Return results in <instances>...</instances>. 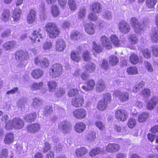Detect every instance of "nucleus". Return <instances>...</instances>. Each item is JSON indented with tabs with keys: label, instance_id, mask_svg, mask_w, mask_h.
<instances>
[{
	"label": "nucleus",
	"instance_id": "f257e3e1",
	"mask_svg": "<svg viewBox=\"0 0 158 158\" xmlns=\"http://www.w3.org/2000/svg\"><path fill=\"white\" fill-rule=\"evenodd\" d=\"M45 28L50 38H55L59 35V29L54 23L50 22L47 23L45 26Z\"/></svg>",
	"mask_w": 158,
	"mask_h": 158
},
{
	"label": "nucleus",
	"instance_id": "f03ea898",
	"mask_svg": "<svg viewBox=\"0 0 158 158\" xmlns=\"http://www.w3.org/2000/svg\"><path fill=\"white\" fill-rule=\"evenodd\" d=\"M24 125L23 120L18 118H15L12 121H10L6 124V128L7 129H11L12 127L15 129H19L22 128Z\"/></svg>",
	"mask_w": 158,
	"mask_h": 158
},
{
	"label": "nucleus",
	"instance_id": "7ed1b4c3",
	"mask_svg": "<svg viewBox=\"0 0 158 158\" xmlns=\"http://www.w3.org/2000/svg\"><path fill=\"white\" fill-rule=\"evenodd\" d=\"M62 73V67L59 64H53L49 70V74L52 78L59 77Z\"/></svg>",
	"mask_w": 158,
	"mask_h": 158
},
{
	"label": "nucleus",
	"instance_id": "20e7f679",
	"mask_svg": "<svg viewBox=\"0 0 158 158\" xmlns=\"http://www.w3.org/2000/svg\"><path fill=\"white\" fill-rule=\"evenodd\" d=\"M35 64L43 69H47L49 65V60L45 57L40 58L36 57L34 59Z\"/></svg>",
	"mask_w": 158,
	"mask_h": 158
},
{
	"label": "nucleus",
	"instance_id": "39448f33",
	"mask_svg": "<svg viewBox=\"0 0 158 158\" xmlns=\"http://www.w3.org/2000/svg\"><path fill=\"white\" fill-rule=\"evenodd\" d=\"M131 23L134 31L136 33H139L143 29L144 25L139 23L135 18H132L131 20Z\"/></svg>",
	"mask_w": 158,
	"mask_h": 158
},
{
	"label": "nucleus",
	"instance_id": "423d86ee",
	"mask_svg": "<svg viewBox=\"0 0 158 158\" xmlns=\"http://www.w3.org/2000/svg\"><path fill=\"white\" fill-rule=\"evenodd\" d=\"M28 52L22 50L17 51L15 54V58L16 60L23 61L29 58Z\"/></svg>",
	"mask_w": 158,
	"mask_h": 158
},
{
	"label": "nucleus",
	"instance_id": "0eeeda50",
	"mask_svg": "<svg viewBox=\"0 0 158 158\" xmlns=\"http://www.w3.org/2000/svg\"><path fill=\"white\" fill-rule=\"evenodd\" d=\"M115 117L118 120L124 121L127 118V112L123 110L119 109L115 112Z\"/></svg>",
	"mask_w": 158,
	"mask_h": 158
},
{
	"label": "nucleus",
	"instance_id": "6e6552de",
	"mask_svg": "<svg viewBox=\"0 0 158 158\" xmlns=\"http://www.w3.org/2000/svg\"><path fill=\"white\" fill-rule=\"evenodd\" d=\"M114 95L118 97L120 100L123 102H126L129 99V94L127 92H121L116 90L114 91Z\"/></svg>",
	"mask_w": 158,
	"mask_h": 158
},
{
	"label": "nucleus",
	"instance_id": "1a4fd4ad",
	"mask_svg": "<svg viewBox=\"0 0 158 158\" xmlns=\"http://www.w3.org/2000/svg\"><path fill=\"white\" fill-rule=\"evenodd\" d=\"M84 103V99L81 95H79L76 96L73 99L72 105L74 107H78L82 106Z\"/></svg>",
	"mask_w": 158,
	"mask_h": 158
},
{
	"label": "nucleus",
	"instance_id": "9d476101",
	"mask_svg": "<svg viewBox=\"0 0 158 158\" xmlns=\"http://www.w3.org/2000/svg\"><path fill=\"white\" fill-rule=\"evenodd\" d=\"M74 117L78 119H83L85 118L86 116V111L83 108L77 109L73 112Z\"/></svg>",
	"mask_w": 158,
	"mask_h": 158
},
{
	"label": "nucleus",
	"instance_id": "9b49d317",
	"mask_svg": "<svg viewBox=\"0 0 158 158\" xmlns=\"http://www.w3.org/2000/svg\"><path fill=\"white\" fill-rule=\"evenodd\" d=\"M31 40L34 42H39L40 41V39H42L40 30V29L34 31L32 33L31 37H30Z\"/></svg>",
	"mask_w": 158,
	"mask_h": 158
},
{
	"label": "nucleus",
	"instance_id": "f8f14e48",
	"mask_svg": "<svg viewBox=\"0 0 158 158\" xmlns=\"http://www.w3.org/2000/svg\"><path fill=\"white\" fill-rule=\"evenodd\" d=\"M59 129L64 133L68 132L70 130V123L66 120L61 122L59 125Z\"/></svg>",
	"mask_w": 158,
	"mask_h": 158
},
{
	"label": "nucleus",
	"instance_id": "ddd939ff",
	"mask_svg": "<svg viewBox=\"0 0 158 158\" xmlns=\"http://www.w3.org/2000/svg\"><path fill=\"white\" fill-rule=\"evenodd\" d=\"M90 9L94 13L98 14L102 11V5L98 2H94L90 5Z\"/></svg>",
	"mask_w": 158,
	"mask_h": 158
},
{
	"label": "nucleus",
	"instance_id": "4468645a",
	"mask_svg": "<svg viewBox=\"0 0 158 158\" xmlns=\"http://www.w3.org/2000/svg\"><path fill=\"white\" fill-rule=\"evenodd\" d=\"M120 31L123 33H126L130 31V28L129 25L126 22L122 21L119 24Z\"/></svg>",
	"mask_w": 158,
	"mask_h": 158
},
{
	"label": "nucleus",
	"instance_id": "2eb2a0df",
	"mask_svg": "<svg viewBox=\"0 0 158 158\" xmlns=\"http://www.w3.org/2000/svg\"><path fill=\"white\" fill-rule=\"evenodd\" d=\"M65 42L61 38L58 39L56 42V50L58 52L63 51L65 48Z\"/></svg>",
	"mask_w": 158,
	"mask_h": 158
},
{
	"label": "nucleus",
	"instance_id": "dca6fc26",
	"mask_svg": "<svg viewBox=\"0 0 158 158\" xmlns=\"http://www.w3.org/2000/svg\"><path fill=\"white\" fill-rule=\"evenodd\" d=\"M158 103V98L154 97L152 98L147 104L146 107L147 109L152 110L156 106V105Z\"/></svg>",
	"mask_w": 158,
	"mask_h": 158
},
{
	"label": "nucleus",
	"instance_id": "f3484780",
	"mask_svg": "<svg viewBox=\"0 0 158 158\" xmlns=\"http://www.w3.org/2000/svg\"><path fill=\"white\" fill-rule=\"evenodd\" d=\"M85 29L87 34L92 35L95 33V26L92 23H87L85 26Z\"/></svg>",
	"mask_w": 158,
	"mask_h": 158
},
{
	"label": "nucleus",
	"instance_id": "a211bd4d",
	"mask_svg": "<svg viewBox=\"0 0 158 158\" xmlns=\"http://www.w3.org/2000/svg\"><path fill=\"white\" fill-rule=\"evenodd\" d=\"M27 128L28 132L35 133L40 130V126L39 124L35 123L28 125Z\"/></svg>",
	"mask_w": 158,
	"mask_h": 158
},
{
	"label": "nucleus",
	"instance_id": "6ab92c4d",
	"mask_svg": "<svg viewBox=\"0 0 158 158\" xmlns=\"http://www.w3.org/2000/svg\"><path fill=\"white\" fill-rule=\"evenodd\" d=\"M120 148V146L116 143H109L106 147L107 152L113 153L118 151Z\"/></svg>",
	"mask_w": 158,
	"mask_h": 158
},
{
	"label": "nucleus",
	"instance_id": "aec40b11",
	"mask_svg": "<svg viewBox=\"0 0 158 158\" xmlns=\"http://www.w3.org/2000/svg\"><path fill=\"white\" fill-rule=\"evenodd\" d=\"M86 84L87 86H83L82 88L84 90L87 91L92 90L94 89L95 85V81L92 79L88 80Z\"/></svg>",
	"mask_w": 158,
	"mask_h": 158
},
{
	"label": "nucleus",
	"instance_id": "412c9836",
	"mask_svg": "<svg viewBox=\"0 0 158 158\" xmlns=\"http://www.w3.org/2000/svg\"><path fill=\"white\" fill-rule=\"evenodd\" d=\"M10 15V11L9 9H4L1 15V19L4 22H7L9 20Z\"/></svg>",
	"mask_w": 158,
	"mask_h": 158
},
{
	"label": "nucleus",
	"instance_id": "4be33fe9",
	"mask_svg": "<svg viewBox=\"0 0 158 158\" xmlns=\"http://www.w3.org/2000/svg\"><path fill=\"white\" fill-rule=\"evenodd\" d=\"M100 41L102 45L106 47L107 49H110L111 48V43L106 36H102L100 38Z\"/></svg>",
	"mask_w": 158,
	"mask_h": 158
},
{
	"label": "nucleus",
	"instance_id": "5701e85b",
	"mask_svg": "<svg viewBox=\"0 0 158 158\" xmlns=\"http://www.w3.org/2000/svg\"><path fill=\"white\" fill-rule=\"evenodd\" d=\"M16 42L15 41H9L4 43L3 45V48L5 51L10 50L15 47Z\"/></svg>",
	"mask_w": 158,
	"mask_h": 158
},
{
	"label": "nucleus",
	"instance_id": "b1692460",
	"mask_svg": "<svg viewBox=\"0 0 158 158\" xmlns=\"http://www.w3.org/2000/svg\"><path fill=\"white\" fill-rule=\"evenodd\" d=\"M97 92H101L104 91L105 88V84L102 79L99 80L96 86Z\"/></svg>",
	"mask_w": 158,
	"mask_h": 158
},
{
	"label": "nucleus",
	"instance_id": "393cba45",
	"mask_svg": "<svg viewBox=\"0 0 158 158\" xmlns=\"http://www.w3.org/2000/svg\"><path fill=\"white\" fill-rule=\"evenodd\" d=\"M74 128L77 132L81 133L85 129V124L82 122L78 123L75 125Z\"/></svg>",
	"mask_w": 158,
	"mask_h": 158
},
{
	"label": "nucleus",
	"instance_id": "a878e982",
	"mask_svg": "<svg viewBox=\"0 0 158 158\" xmlns=\"http://www.w3.org/2000/svg\"><path fill=\"white\" fill-rule=\"evenodd\" d=\"M44 74L43 70L40 69H37L33 70L31 73L33 77L35 79H38L41 77Z\"/></svg>",
	"mask_w": 158,
	"mask_h": 158
},
{
	"label": "nucleus",
	"instance_id": "bb28decb",
	"mask_svg": "<svg viewBox=\"0 0 158 158\" xmlns=\"http://www.w3.org/2000/svg\"><path fill=\"white\" fill-rule=\"evenodd\" d=\"M35 11L33 10H31L27 16V22L29 23H31L34 22L35 19Z\"/></svg>",
	"mask_w": 158,
	"mask_h": 158
},
{
	"label": "nucleus",
	"instance_id": "cd10ccee",
	"mask_svg": "<svg viewBox=\"0 0 158 158\" xmlns=\"http://www.w3.org/2000/svg\"><path fill=\"white\" fill-rule=\"evenodd\" d=\"M87 152V150L85 148H80L76 150L75 154L77 157H79L84 156Z\"/></svg>",
	"mask_w": 158,
	"mask_h": 158
},
{
	"label": "nucleus",
	"instance_id": "c85d7f7f",
	"mask_svg": "<svg viewBox=\"0 0 158 158\" xmlns=\"http://www.w3.org/2000/svg\"><path fill=\"white\" fill-rule=\"evenodd\" d=\"M21 10L19 8H16L13 12V18L14 21H17L20 19Z\"/></svg>",
	"mask_w": 158,
	"mask_h": 158
},
{
	"label": "nucleus",
	"instance_id": "c756f323",
	"mask_svg": "<svg viewBox=\"0 0 158 158\" xmlns=\"http://www.w3.org/2000/svg\"><path fill=\"white\" fill-rule=\"evenodd\" d=\"M14 139V134L13 133H9L5 136L4 141L5 143L9 144L13 141Z\"/></svg>",
	"mask_w": 158,
	"mask_h": 158
},
{
	"label": "nucleus",
	"instance_id": "7c9ffc66",
	"mask_svg": "<svg viewBox=\"0 0 158 158\" xmlns=\"http://www.w3.org/2000/svg\"><path fill=\"white\" fill-rule=\"evenodd\" d=\"M86 139L89 142L94 141L96 138V133L94 131H89L85 136Z\"/></svg>",
	"mask_w": 158,
	"mask_h": 158
},
{
	"label": "nucleus",
	"instance_id": "2f4dec72",
	"mask_svg": "<svg viewBox=\"0 0 158 158\" xmlns=\"http://www.w3.org/2000/svg\"><path fill=\"white\" fill-rule=\"evenodd\" d=\"M37 117V114L34 113L27 115L26 116L24 117V119L27 122H34Z\"/></svg>",
	"mask_w": 158,
	"mask_h": 158
},
{
	"label": "nucleus",
	"instance_id": "473e14b6",
	"mask_svg": "<svg viewBox=\"0 0 158 158\" xmlns=\"http://www.w3.org/2000/svg\"><path fill=\"white\" fill-rule=\"evenodd\" d=\"M85 68L86 70L89 73L93 72L95 69V65L92 62L86 64Z\"/></svg>",
	"mask_w": 158,
	"mask_h": 158
},
{
	"label": "nucleus",
	"instance_id": "72a5a7b5",
	"mask_svg": "<svg viewBox=\"0 0 158 158\" xmlns=\"http://www.w3.org/2000/svg\"><path fill=\"white\" fill-rule=\"evenodd\" d=\"M145 85V82L143 81L139 82L136 84L135 86L133 88L132 91L134 93H136L143 87Z\"/></svg>",
	"mask_w": 158,
	"mask_h": 158
},
{
	"label": "nucleus",
	"instance_id": "f704fd0d",
	"mask_svg": "<svg viewBox=\"0 0 158 158\" xmlns=\"http://www.w3.org/2000/svg\"><path fill=\"white\" fill-rule=\"evenodd\" d=\"M149 113L144 112L141 114L139 116L138 121L140 123H142L145 121L149 116Z\"/></svg>",
	"mask_w": 158,
	"mask_h": 158
},
{
	"label": "nucleus",
	"instance_id": "c9c22d12",
	"mask_svg": "<svg viewBox=\"0 0 158 158\" xmlns=\"http://www.w3.org/2000/svg\"><path fill=\"white\" fill-rule=\"evenodd\" d=\"M151 38L152 41L158 42V30H155L153 31L151 34Z\"/></svg>",
	"mask_w": 158,
	"mask_h": 158
},
{
	"label": "nucleus",
	"instance_id": "e433bc0d",
	"mask_svg": "<svg viewBox=\"0 0 158 158\" xmlns=\"http://www.w3.org/2000/svg\"><path fill=\"white\" fill-rule=\"evenodd\" d=\"M150 90L148 89H145L142 90L141 93V95L145 98H149L151 95Z\"/></svg>",
	"mask_w": 158,
	"mask_h": 158
},
{
	"label": "nucleus",
	"instance_id": "4c0bfd02",
	"mask_svg": "<svg viewBox=\"0 0 158 158\" xmlns=\"http://www.w3.org/2000/svg\"><path fill=\"white\" fill-rule=\"evenodd\" d=\"M129 42L132 45L135 44L138 42L137 39L135 35H130L128 38Z\"/></svg>",
	"mask_w": 158,
	"mask_h": 158
},
{
	"label": "nucleus",
	"instance_id": "58836bf2",
	"mask_svg": "<svg viewBox=\"0 0 158 158\" xmlns=\"http://www.w3.org/2000/svg\"><path fill=\"white\" fill-rule=\"evenodd\" d=\"M111 41L114 46L118 47L120 46V44L118 38L114 35L111 36Z\"/></svg>",
	"mask_w": 158,
	"mask_h": 158
},
{
	"label": "nucleus",
	"instance_id": "ea45409f",
	"mask_svg": "<svg viewBox=\"0 0 158 158\" xmlns=\"http://www.w3.org/2000/svg\"><path fill=\"white\" fill-rule=\"evenodd\" d=\"M53 112L52 107L49 106H46L44 109V114L46 116H49Z\"/></svg>",
	"mask_w": 158,
	"mask_h": 158
},
{
	"label": "nucleus",
	"instance_id": "a19ab883",
	"mask_svg": "<svg viewBox=\"0 0 158 158\" xmlns=\"http://www.w3.org/2000/svg\"><path fill=\"white\" fill-rule=\"evenodd\" d=\"M48 89L50 91H52L55 89L57 85L55 81H50L48 82Z\"/></svg>",
	"mask_w": 158,
	"mask_h": 158
},
{
	"label": "nucleus",
	"instance_id": "79ce46f5",
	"mask_svg": "<svg viewBox=\"0 0 158 158\" xmlns=\"http://www.w3.org/2000/svg\"><path fill=\"white\" fill-rule=\"evenodd\" d=\"M150 50L152 54L155 57H158V46L153 45L150 47Z\"/></svg>",
	"mask_w": 158,
	"mask_h": 158
},
{
	"label": "nucleus",
	"instance_id": "37998d69",
	"mask_svg": "<svg viewBox=\"0 0 158 158\" xmlns=\"http://www.w3.org/2000/svg\"><path fill=\"white\" fill-rule=\"evenodd\" d=\"M68 4L70 9L74 10L77 8V3L74 0H69Z\"/></svg>",
	"mask_w": 158,
	"mask_h": 158
},
{
	"label": "nucleus",
	"instance_id": "c03bdc74",
	"mask_svg": "<svg viewBox=\"0 0 158 158\" xmlns=\"http://www.w3.org/2000/svg\"><path fill=\"white\" fill-rule=\"evenodd\" d=\"M139 60L138 56L134 54H132L130 58V61L132 64H135L137 63Z\"/></svg>",
	"mask_w": 158,
	"mask_h": 158
},
{
	"label": "nucleus",
	"instance_id": "a18cd8bd",
	"mask_svg": "<svg viewBox=\"0 0 158 158\" xmlns=\"http://www.w3.org/2000/svg\"><path fill=\"white\" fill-rule=\"evenodd\" d=\"M43 85V82H40L39 83H33L31 87V89L34 90L40 89L41 88Z\"/></svg>",
	"mask_w": 158,
	"mask_h": 158
},
{
	"label": "nucleus",
	"instance_id": "49530a36",
	"mask_svg": "<svg viewBox=\"0 0 158 158\" xmlns=\"http://www.w3.org/2000/svg\"><path fill=\"white\" fill-rule=\"evenodd\" d=\"M32 100V105L34 108H38L41 104V101L39 98H35L33 99Z\"/></svg>",
	"mask_w": 158,
	"mask_h": 158
},
{
	"label": "nucleus",
	"instance_id": "de8ad7c7",
	"mask_svg": "<svg viewBox=\"0 0 158 158\" xmlns=\"http://www.w3.org/2000/svg\"><path fill=\"white\" fill-rule=\"evenodd\" d=\"M107 104H106L103 100L100 101L98 105V108L101 110H104L106 107Z\"/></svg>",
	"mask_w": 158,
	"mask_h": 158
},
{
	"label": "nucleus",
	"instance_id": "09e8293b",
	"mask_svg": "<svg viewBox=\"0 0 158 158\" xmlns=\"http://www.w3.org/2000/svg\"><path fill=\"white\" fill-rule=\"evenodd\" d=\"M71 37L74 40H78L81 37V34L78 31L73 32L71 35Z\"/></svg>",
	"mask_w": 158,
	"mask_h": 158
},
{
	"label": "nucleus",
	"instance_id": "8fccbe9b",
	"mask_svg": "<svg viewBox=\"0 0 158 158\" xmlns=\"http://www.w3.org/2000/svg\"><path fill=\"white\" fill-rule=\"evenodd\" d=\"M86 14V11L84 7H82L80 9V11L78 13L79 18L80 19H83Z\"/></svg>",
	"mask_w": 158,
	"mask_h": 158
},
{
	"label": "nucleus",
	"instance_id": "3c124183",
	"mask_svg": "<svg viewBox=\"0 0 158 158\" xmlns=\"http://www.w3.org/2000/svg\"><path fill=\"white\" fill-rule=\"evenodd\" d=\"M127 72L129 74H136L138 73L137 69L135 67H130L127 69Z\"/></svg>",
	"mask_w": 158,
	"mask_h": 158
},
{
	"label": "nucleus",
	"instance_id": "603ef678",
	"mask_svg": "<svg viewBox=\"0 0 158 158\" xmlns=\"http://www.w3.org/2000/svg\"><path fill=\"white\" fill-rule=\"evenodd\" d=\"M118 62V58L115 56H111L110 58V62L112 65H115Z\"/></svg>",
	"mask_w": 158,
	"mask_h": 158
},
{
	"label": "nucleus",
	"instance_id": "864d4df0",
	"mask_svg": "<svg viewBox=\"0 0 158 158\" xmlns=\"http://www.w3.org/2000/svg\"><path fill=\"white\" fill-rule=\"evenodd\" d=\"M157 2V0H147L146 5L149 8H153Z\"/></svg>",
	"mask_w": 158,
	"mask_h": 158
},
{
	"label": "nucleus",
	"instance_id": "5fc2aeb1",
	"mask_svg": "<svg viewBox=\"0 0 158 158\" xmlns=\"http://www.w3.org/2000/svg\"><path fill=\"white\" fill-rule=\"evenodd\" d=\"M103 101L107 104L110 103L111 101V96L109 93H106L103 95Z\"/></svg>",
	"mask_w": 158,
	"mask_h": 158
},
{
	"label": "nucleus",
	"instance_id": "6e6d98bb",
	"mask_svg": "<svg viewBox=\"0 0 158 158\" xmlns=\"http://www.w3.org/2000/svg\"><path fill=\"white\" fill-rule=\"evenodd\" d=\"M11 30L10 29H7L3 31L1 34V37L2 38L8 37L11 34Z\"/></svg>",
	"mask_w": 158,
	"mask_h": 158
},
{
	"label": "nucleus",
	"instance_id": "4d7b16f0",
	"mask_svg": "<svg viewBox=\"0 0 158 158\" xmlns=\"http://www.w3.org/2000/svg\"><path fill=\"white\" fill-rule=\"evenodd\" d=\"M27 102V99L25 98H22L18 102L17 105L20 107H23L25 106V104H26Z\"/></svg>",
	"mask_w": 158,
	"mask_h": 158
},
{
	"label": "nucleus",
	"instance_id": "13d9d810",
	"mask_svg": "<svg viewBox=\"0 0 158 158\" xmlns=\"http://www.w3.org/2000/svg\"><path fill=\"white\" fill-rule=\"evenodd\" d=\"M55 96L56 97H60L63 96L65 93L64 90L63 88H58L55 91Z\"/></svg>",
	"mask_w": 158,
	"mask_h": 158
},
{
	"label": "nucleus",
	"instance_id": "bf43d9fd",
	"mask_svg": "<svg viewBox=\"0 0 158 158\" xmlns=\"http://www.w3.org/2000/svg\"><path fill=\"white\" fill-rule=\"evenodd\" d=\"M102 16L103 18L106 20L111 19L112 17L111 12L108 10L106 11L103 12Z\"/></svg>",
	"mask_w": 158,
	"mask_h": 158
},
{
	"label": "nucleus",
	"instance_id": "052dcab7",
	"mask_svg": "<svg viewBox=\"0 0 158 158\" xmlns=\"http://www.w3.org/2000/svg\"><path fill=\"white\" fill-rule=\"evenodd\" d=\"M128 127L131 128H133L135 127L136 124V121L135 119L133 118H130L128 121L127 123Z\"/></svg>",
	"mask_w": 158,
	"mask_h": 158
},
{
	"label": "nucleus",
	"instance_id": "680f3d73",
	"mask_svg": "<svg viewBox=\"0 0 158 158\" xmlns=\"http://www.w3.org/2000/svg\"><path fill=\"white\" fill-rule=\"evenodd\" d=\"M8 157V150L6 148L3 149L0 154V158H7Z\"/></svg>",
	"mask_w": 158,
	"mask_h": 158
},
{
	"label": "nucleus",
	"instance_id": "e2e57ef3",
	"mask_svg": "<svg viewBox=\"0 0 158 158\" xmlns=\"http://www.w3.org/2000/svg\"><path fill=\"white\" fill-rule=\"evenodd\" d=\"M93 49L97 52H99L102 51V47L100 45H98L95 42H93Z\"/></svg>",
	"mask_w": 158,
	"mask_h": 158
},
{
	"label": "nucleus",
	"instance_id": "0e129e2a",
	"mask_svg": "<svg viewBox=\"0 0 158 158\" xmlns=\"http://www.w3.org/2000/svg\"><path fill=\"white\" fill-rule=\"evenodd\" d=\"M52 13L54 17H57L59 14L58 7L55 5H53L52 8Z\"/></svg>",
	"mask_w": 158,
	"mask_h": 158
},
{
	"label": "nucleus",
	"instance_id": "69168bd1",
	"mask_svg": "<svg viewBox=\"0 0 158 158\" xmlns=\"http://www.w3.org/2000/svg\"><path fill=\"white\" fill-rule=\"evenodd\" d=\"M100 151L101 150L100 148H96L93 149L90 152V155L91 156H94L100 153Z\"/></svg>",
	"mask_w": 158,
	"mask_h": 158
},
{
	"label": "nucleus",
	"instance_id": "338daca9",
	"mask_svg": "<svg viewBox=\"0 0 158 158\" xmlns=\"http://www.w3.org/2000/svg\"><path fill=\"white\" fill-rule=\"evenodd\" d=\"M52 43L51 42L47 41L44 43L43 46V49L44 50H49L52 48Z\"/></svg>",
	"mask_w": 158,
	"mask_h": 158
},
{
	"label": "nucleus",
	"instance_id": "774afa93",
	"mask_svg": "<svg viewBox=\"0 0 158 158\" xmlns=\"http://www.w3.org/2000/svg\"><path fill=\"white\" fill-rule=\"evenodd\" d=\"M144 57L147 59L151 57V52L148 49H144L142 51Z\"/></svg>",
	"mask_w": 158,
	"mask_h": 158
}]
</instances>
